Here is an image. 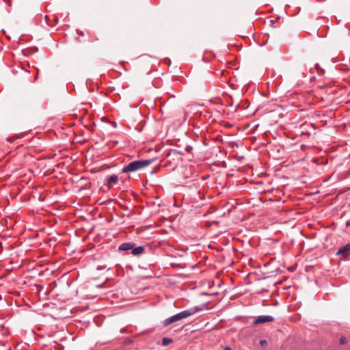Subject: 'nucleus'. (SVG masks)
I'll use <instances>...</instances> for the list:
<instances>
[{"label":"nucleus","instance_id":"2","mask_svg":"<svg viewBox=\"0 0 350 350\" xmlns=\"http://www.w3.org/2000/svg\"><path fill=\"white\" fill-rule=\"evenodd\" d=\"M152 162V159L135 160L124 165L122 170V173L134 172L142 170Z\"/></svg>","mask_w":350,"mask_h":350},{"label":"nucleus","instance_id":"8","mask_svg":"<svg viewBox=\"0 0 350 350\" xmlns=\"http://www.w3.org/2000/svg\"><path fill=\"white\" fill-rule=\"evenodd\" d=\"M118 180V177L116 174L109 176L106 177V181L107 183H116Z\"/></svg>","mask_w":350,"mask_h":350},{"label":"nucleus","instance_id":"12","mask_svg":"<svg viewBox=\"0 0 350 350\" xmlns=\"http://www.w3.org/2000/svg\"><path fill=\"white\" fill-rule=\"evenodd\" d=\"M192 150H193V148H192V146H187L185 147V150H186L187 152H189V153H190V152H191Z\"/></svg>","mask_w":350,"mask_h":350},{"label":"nucleus","instance_id":"18","mask_svg":"<svg viewBox=\"0 0 350 350\" xmlns=\"http://www.w3.org/2000/svg\"><path fill=\"white\" fill-rule=\"evenodd\" d=\"M314 79H315V77H314V76H313V77H312L310 78V81H313V80H314Z\"/></svg>","mask_w":350,"mask_h":350},{"label":"nucleus","instance_id":"7","mask_svg":"<svg viewBox=\"0 0 350 350\" xmlns=\"http://www.w3.org/2000/svg\"><path fill=\"white\" fill-rule=\"evenodd\" d=\"M350 254V243L346 244L340 247L338 252H336V255H341L343 258H346Z\"/></svg>","mask_w":350,"mask_h":350},{"label":"nucleus","instance_id":"5","mask_svg":"<svg viewBox=\"0 0 350 350\" xmlns=\"http://www.w3.org/2000/svg\"><path fill=\"white\" fill-rule=\"evenodd\" d=\"M52 316L55 319H66V308L64 306L54 307L52 308Z\"/></svg>","mask_w":350,"mask_h":350},{"label":"nucleus","instance_id":"6","mask_svg":"<svg viewBox=\"0 0 350 350\" xmlns=\"http://www.w3.org/2000/svg\"><path fill=\"white\" fill-rule=\"evenodd\" d=\"M274 318L271 315H260L256 317L254 321L252 323L254 325L258 324H263L266 323L273 322Z\"/></svg>","mask_w":350,"mask_h":350},{"label":"nucleus","instance_id":"11","mask_svg":"<svg viewBox=\"0 0 350 350\" xmlns=\"http://www.w3.org/2000/svg\"><path fill=\"white\" fill-rule=\"evenodd\" d=\"M347 342V338L344 336L340 337V345H345Z\"/></svg>","mask_w":350,"mask_h":350},{"label":"nucleus","instance_id":"21","mask_svg":"<svg viewBox=\"0 0 350 350\" xmlns=\"http://www.w3.org/2000/svg\"><path fill=\"white\" fill-rule=\"evenodd\" d=\"M70 159H71L72 161H74V160H75L76 159H73L72 157H71V158H70Z\"/></svg>","mask_w":350,"mask_h":350},{"label":"nucleus","instance_id":"22","mask_svg":"<svg viewBox=\"0 0 350 350\" xmlns=\"http://www.w3.org/2000/svg\"><path fill=\"white\" fill-rule=\"evenodd\" d=\"M174 152L178 153L177 150H174Z\"/></svg>","mask_w":350,"mask_h":350},{"label":"nucleus","instance_id":"4","mask_svg":"<svg viewBox=\"0 0 350 350\" xmlns=\"http://www.w3.org/2000/svg\"><path fill=\"white\" fill-rule=\"evenodd\" d=\"M83 180V178L81 176H79L78 175H73L70 173H67V183L68 181L71 182L72 184L75 183H78L76 186V189L78 191H81L83 189H86L87 187H85L82 183L81 181Z\"/></svg>","mask_w":350,"mask_h":350},{"label":"nucleus","instance_id":"3","mask_svg":"<svg viewBox=\"0 0 350 350\" xmlns=\"http://www.w3.org/2000/svg\"><path fill=\"white\" fill-rule=\"evenodd\" d=\"M118 251H131L134 256L139 257L145 253V246H136L133 242H125L119 245Z\"/></svg>","mask_w":350,"mask_h":350},{"label":"nucleus","instance_id":"13","mask_svg":"<svg viewBox=\"0 0 350 350\" xmlns=\"http://www.w3.org/2000/svg\"><path fill=\"white\" fill-rule=\"evenodd\" d=\"M310 133L309 132H301V135L303 136V135H310Z\"/></svg>","mask_w":350,"mask_h":350},{"label":"nucleus","instance_id":"15","mask_svg":"<svg viewBox=\"0 0 350 350\" xmlns=\"http://www.w3.org/2000/svg\"><path fill=\"white\" fill-rule=\"evenodd\" d=\"M67 122H68V119H67ZM73 125H75V123H68V122H67L66 126H67V127H68V126H73Z\"/></svg>","mask_w":350,"mask_h":350},{"label":"nucleus","instance_id":"16","mask_svg":"<svg viewBox=\"0 0 350 350\" xmlns=\"http://www.w3.org/2000/svg\"><path fill=\"white\" fill-rule=\"evenodd\" d=\"M224 350H232V349L230 347H226Z\"/></svg>","mask_w":350,"mask_h":350},{"label":"nucleus","instance_id":"1","mask_svg":"<svg viewBox=\"0 0 350 350\" xmlns=\"http://www.w3.org/2000/svg\"><path fill=\"white\" fill-rule=\"evenodd\" d=\"M202 310H203L202 308L196 306V307L189 308L188 310L181 311L174 315H172V316L165 319L163 322V325L164 327H167L173 323H175V322L180 321L183 319L189 317L195 314L196 313L202 311Z\"/></svg>","mask_w":350,"mask_h":350},{"label":"nucleus","instance_id":"9","mask_svg":"<svg viewBox=\"0 0 350 350\" xmlns=\"http://www.w3.org/2000/svg\"><path fill=\"white\" fill-rule=\"evenodd\" d=\"M314 68L317 70L319 75L322 76L325 74V70L321 68L319 64H316Z\"/></svg>","mask_w":350,"mask_h":350},{"label":"nucleus","instance_id":"19","mask_svg":"<svg viewBox=\"0 0 350 350\" xmlns=\"http://www.w3.org/2000/svg\"><path fill=\"white\" fill-rule=\"evenodd\" d=\"M67 286H68L69 288H70V287H71V286H72V282H71V283H70V284H68V283H67Z\"/></svg>","mask_w":350,"mask_h":350},{"label":"nucleus","instance_id":"10","mask_svg":"<svg viewBox=\"0 0 350 350\" xmlns=\"http://www.w3.org/2000/svg\"><path fill=\"white\" fill-rule=\"evenodd\" d=\"M172 342H173V340L172 338L165 337V338H163L161 345L165 347V346H167L168 345H170V343H172Z\"/></svg>","mask_w":350,"mask_h":350},{"label":"nucleus","instance_id":"23","mask_svg":"<svg viewBox=\"0 0 350 350\" xmlns=\"http://www.w3.org/2000/svg\"><path fill=\"white\" fill-rule=\"evenodd\" d=\"M64 349V348H63V347H62L61 349H57V350H62V349Z\"/></svg>","mask_w":350,"mask_h":350},{"label":"nucleus","instance_id":"17","mask_svg":"<svg viewBox=\"0 0 350 350\" xmlns=\"http://www.w3.org/2000/svg\"><path fill=\"white\" fill-rule=\"evenodd\" d=\"M77 293V290H75V291H73V293H72V296H73V295H76Z\"/></svg>","mask_w":350,"mask_h":350},{"label":"nucleus","instance_id":"14","mask_svg":"<svg viewBox=\"0 0 350 350\" xmlns=\"http://www.w3.org/2000/svg\"><path fill=\"white\" fill-rule=\"evenodd\" d=\"M266 343H267V341H266L265 340H261L260 341V344L261 345H265V344H266Z\"/></svg>","mask_w":350,"mask_h":350},{"label":"nucleus","instance_id":"20","mask_svg":"<svg viewBox=\"0 0 350 350\" xmlns=\"http://www.w3.org/2000/svg\"><path fill=\"white\" fill-rule=\"evenodd\" d=\"M73 273H71L70 275H69V278H68V280H70V278H71V276L72 275Z\"/></svg>","mask_w":350,"mask_h":350}]
</instances>
